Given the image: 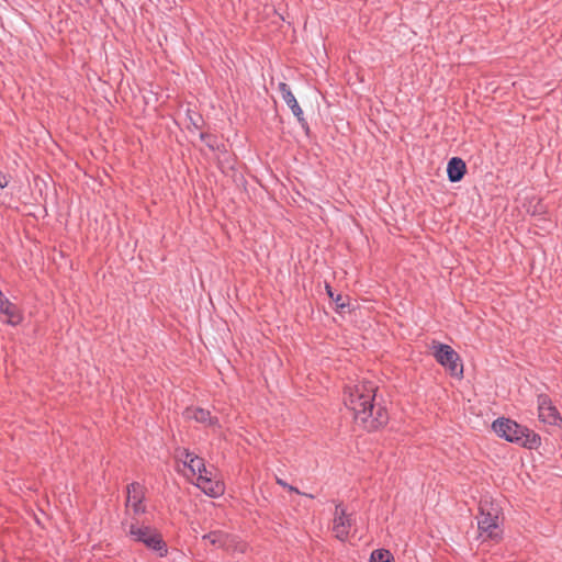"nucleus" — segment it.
I'll return each instance as SVG.
<instances>
[{
	"label": "nucleus",
	"instance_id": "18",
	"mask_svg": "<svg viewBox=\"0 0 562 562\" xmlns=\"http://www.w3.org/2000/svg\"><path fill=\"white\" fill-rule=\"evenodd\" d=\"M9 184V178L5 175L0 173V188L3 189Z\"/></svg>",
	"mask_w": 562,
	"mask_h": 562
},
{
	"label": "nucleus",
	"instance_id": "15",
	"mask_svg": "<svg viewBox=\"0 0 562 562\" xmlns=\"http://www.w3.org/2000/svg\"><path fill=\"white\" fill-rule=\"evenodd\" d=\"M326 291L329 297L336 303L338 310H344L348 305L347 299L340 294L335 295L331 288L328 284L326 285Z\"/></svg>",
	"mask_w": 562,
	"mask_h": 562
},
{
	"label": "nucleus",
	"instance_id": "6",
	"mask_svg": "<svg viewBox=\"0 0 562 562\" xmlns=\"http://www.w3.org/2000/svg\"><path fill=\"white\" fill-rule=\"evenodd\" d=\"M434 356L436 360L445 367L453 376L461 378L463 366L459 355L448 345L434 342Z\"/></svg>",
	"mask_w": 562,
	"mask_h": 562
},
{
	"label": "nucleus",
	"instance_id": "1",
	"mask_svg": "<svg viewBox=\"0 0 562 562\" xmlns=\"http://www.w3.org/2000/svg\"><path fill=\"white\" fill-rule=\"evenodd\" d=\"M376 390L370 381L350 383L344 390V405L351 412L355 423L368 431L382 428L389 420L386 409L374 402Z\"/></svg>",
	"mask_w": 562,
	"mask_h": 562
},
{
	"label": "nucleus",
	"instance_id": "8",
	"mask_svg": "<svg viewBox=\"0 0 562 562\" xmlns=\"http://www.w3.org/2000/svg\"><path fill=\"white\" fill-rule=\"evenodd\" d=\"M538 411L539 418L542 423L553 426L562 424V418L559 412L553 406L551 400L547 395H539Z\"/></svg>",
	"mask_w": 562,
	"mask_h": 562
},
{
	"label": "nucleus",
	"instance_id": "14",
	"mask_svg": "<svg viewBox=\"0 0 562 562\" xmlns=\"http://www.w3.org/2000/svg\"><path fill=\"white\" fill-rule=\"evenodd\" d=\"M369 562H394V558L389 550L378 549L371 553Z\"/></svg>",
	"mask_w": 562,
	"mask_h": 562
},
{
	"label": "nucleus",
	"instance_id": "4",
	"mask_svg": "<svg viewBox=\"0 0 562 562\" xmlns=\"http://www.w3.org/2000/svg\"><path fill=\"white\" fill-rule=\"evenodd\" d=\"M495 434L507 441L533 449L540 445V437L529 429L507 418H498L492 424Z\"/></svg>",
	"mask_w": 562,
	"mask_h": 562
},
{
	"label": "nucleus",
	"instance_id": "11",
	"mask_svg": "<svg viewBox=\"0 0 562 562\" xmlns=\"http://www.w3.org/2000/svg\"><path fill=\"white\" fill-rule=\"evenodd\" d=\"M186 417L210 427H220L217 417L211 416V413L201 407H191L186 409Z\"/></svg>",
	"mask_w": 562,
	"mask_h": 562
},
{
	"label": "nucleus",
	"instance_id": "5",
	"mask_svg": "<svg viewBox=\"0 0 562 562\" xmlns=\"http://www.w3.org/2000/svg\"><path fill=\"white\" fill-rule=\"evenodd\" d=\"M127 535L134 540L144 543L148 549L155 550L160 557L167 554V547L161 535L149 526L132 522L128 526Z\"/></svg>",
	"mask_w": 562,
	"mask_h": 562
},
{
	"label": "nucleus",
	"instance_id": "16",
	"mask_svg": "<svg viewBox=\"0 0 562 562\" xmlns=\"http://www.w3.org/2000/svg\"><path fill=\"white\" fill-rule=\"evenodd\" d=\"M246 549H247L246 543H244L243 541H239L235 537V542L233 543V548H231V550L226 551V552L229 553V554H234L235 552L244 553L246 551Z\"/></svg>",
	"mask_w": 562,
	"mask_h": 562
},
{
	"label": "nucleus",
	"instance_id": "9",
	"mask_svg": "<svg viewBox=\"0 0 562 562\" xmlns=\"http://www.w3.org/2000/svg\"><path fill=\"white\" fill-rule=\"evenodd\" d=\"M144 487L138 483H132L127 487L126 507L132 509L135 515L145 513L144 499Z\"/></svg>",
	"mask_w": 562,
	"mask_h": 562
},
{
	"label": "nucleus",
	"instance_id": "17",
	"mask_svg": "<svg viewBox=\"0 0 562 562\" xmlns=\"http://www.w3.org/2000/svg\"><path fill=\"white\" fill-rule=\"evenodd\" d=\"M276 482H277V484H279L280 486H282L283 488L288 490L289 492H293V493H296V494H301V492H300L296 487H294V486H292V485L288 484L284 480L280 479V477H277V479H276Z\"/></svg>",
	"mask_w": 562,
	"mask_h": 562
},
{
	"label": "nucleus",
	"instance_id": "3",
	"mask_svg": "<svg viewBox=\"0 0 562 562\" xmlns=\"http://www.w3.org/2000/svg\"><path fill=\"white\" fill-rule=\"evenodd\" d=\"M501 507L492 498L484 497L480 502L477 517L479 538L483 542L498 543L503 537Z\"/></svg>",
	"mask_w": 562,
	"mask_h": 562
},
{
	"label": "nucleus",
	"instance_id": "13",
	"mask_svg": "<svg viewBox=\"0 0 562 562\" xmlns=\"http://www.w3.org/2000/svg\"><path fill=\"white\" fill-rule=\"evenodd\" d=\"M465 164L461 158L453 157L448 162V178L451 182L460 181L465 173Z\"/></svg>",
	"mask_w": 562,
	"mask_h": 562
},
{
	"label": "nucleus",
	"instance_id": "7",
	"mask_svg": "<svg viewBox=\"0 0 562 562\" xmlns=\"http://www.w3.org/2000/svg\"><path fill=\"white\" fill-rule=\"evenodd\" d=\"M353 525L352 514L348 513L342 505H337L333 520V531L337 539L345 541Z\"/></svg>",
	"mask_w": 562,
	"mask_h": 562
},
{
	"label": "nucleus",
	"instance_id": "2",
	"mask_svg": "<svg viewBox=\"0 0 562 562\" xmlns=\"http://www.w3.org/2000/svg\"><path fill=\"white\" fill-rule=\"evenodd\" d=\"M178 461L189 469L192 476H195V485L210 497H220L225 492L224 483L217 479L214 470L205 467L204 460L187 449H178L176 452Z\"/></svg>",
	"mask_w": 562,
	"mask_h": 562
},
{
	"label": "nucleus",
	"instance_id": "10",
	"mask_svg": "<svg viewBox=\"0 0 562 562\" xmlns=\"http://www.w3.org/2000/svg\"><path fill=\"white\" fill-rule=\"evenodd\" d=\"M279 90L282 94V99L289 105V108L292 110L293 114L297 117L302 127L307 128V123L303 116V111H302L301 106L299 105L295 97L293 95L290 87L286 83L281 82V83H279Z\"/></svg>",
	"mask_w": 562,
	"mask_h": 562
},
{
	"label": "nucleus",
	"instance_id": "12",
	"mask_svg": "<svg viewBox=\"0 0 562 562\" xmlns=\"http://www.w3.org/2000/svg\"><path fill=\"white\" fill-rule=\"evenodd\" d=\"M203 540H207L212 546L223 548L225 551H229L235 542V537L227 535L223 531H212L203 536Z\"/></svg>",
	"mask_w": 562,
	"mask_h": 562
}]
</instances>
